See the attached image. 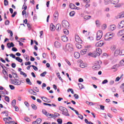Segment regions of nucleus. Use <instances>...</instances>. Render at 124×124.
<instances>
[{
  "instance_id": "9",
  "label": "nucleus",
  "mask_w": 124,
  "mask_h": 124,
  "mask_svg": "<svg viewBox=\"0 0 124 124\" xmlns=\"http://www.w3.org/2000/svg\"><path fill=\"white\" fill-rule=\"evenodd\" d=\"M53 16L54 17L53 18L54 21L57 22L59 18V13L58 12V11H56L54 13Z\"/></svg>"
},
{
  "instance_id": "8",
  "label": "nucleus",
  "mask_w": 124,
  "mask_h": 124,
  "mask_svg": "<svg viewBox=\"0 0 124 124\" xmlns=\"http://www.w3.org/2000/svg\"><path fill=\"white\" fill-rule=\"evenodd\" d=\"M93 69H94L95 70H97V69H100V65H99V62L97 61L95 63V65L93 66Z\"/></svg>"
},
{
  "instance_id": "20",
  "label": "nucleus",
  "mask_w": 124,
  "mask_h": 124,
  "mask_svg": "<svg viewBox=\"0 0 124 124\" xmlns=\"http://www.w3.org/2000/svg\"><path fill=\"white\" fill-rule=\"evenodd\" d=\"M124 30L120 31L117 33V35L118 36H122L124 35Z\"/></svg>"
},
{
  "instance_id": "27",
  "label": "nucleus",
  "mask_w": 124,
  "mask_h": 124,
  "mask_svg": "<svg viewBox=\"0 0 124 124\" xmlns=\"http://www.w3.org/2000/svg\"><path fill=\"white\" fill-rule=\"evenodd\" d=\"M76 46L78 49H81V48H82V45L80 44H76Z\"/></svg>"
},
{
  "instance_id": "61",
  "label": "nucleus",
  "mask_w": 124,
  "mask_h": 124,
  "mask_svg": "<svg viewBox=\"0 0 124 124\" xmlns=\"http://www.w3.org/2000/svg\"><path fill=\"white\" fill-rule=\"evenodd\" d=\"M108 82V80L105 79L102 81V84H107V82Z\"/></svg>"
},
{
  "instance_id": "55",
  "label": "nucleus",
  "mask_w": 124,
  "mask_h": 124,
  "mask_svg": "<svg viewBox=\"0 0 124 124\" xmlns=\"http://www.w3.org/2000/svg\"><path fill=\"white\" fill-rule=\"evenodd\" d=\"M26 3H24V5H23V8L24 10H27V8H28V7L26 5H25Z\"/></svg>"
},
{
  "instance_id": "36",
  "label": "nucleus",
  "mask_w": 124,
  "mask_h": 124,
  "mask_svg": "<svg viewBox=\"0 0 124 124\" xmlns=\"http://www.w3.org/2000/svg\"><path fill=\"white\" fill-rule=\"evenodd\" d=\"M78 85L80 90H82V89H84V85H83L82 84L78 83Z\"/></svg>"
},
{
  "instance_id": "14",
  "label": "nucleus",
  "mask_w": 124,
  "mask_h": 124,
  "mask_svg": "<svg viewBox=\"0 0 124 124\" xmlns=\"http://www.w3.org/2000/svg\"><path fill=\"white\" fill-rule=\"evenodd\" d=\"M62 40L63 42H67V41H68V37L66 35L62 36Z\"/></svg>"
},
{
  "instance_id": "17",
  "label": "nucleus",
  "mask_w": 124,
  "mask_h": 124,
  "mask_svg": "<svg viewBox=\"0 0 124 124\" xmlns=\"http://www.w3.org/2000/svg\"><path fill=\"white\" fill-rule=\"evenodd\" d=\"M74 56L75 59H79L80 58V53L78 52H75L74 53Z\"/></svg>"
},
{
  "instance_id": "13",
  "label": "nucleus",
  "mask_w": 124,
  "mask_h": 124,
  "mask_svg": "<svg viewBox=\"0 0 124 124\" xmlns=\"http://www.w3.org/2000/svg\"><path fill=\"white\" fill-rule=\"evenodd\" d=\"M88 56L92 57L93 58H96L97 57H98V55H97V54L95 53V51H94L93 53H89L88 54Z\"/></svg>"
},
{
  "instance_id": "46",
  "label": "nucleus",
  "mask_w": 124,
  "mask_h": 124,
  "mask_svg": "<svg viewBox=\"0 0 124 124\" xmlns=\"http://www.w3.org/2000/svg\"><path fill=\"white\" fill-rule=\"evenodd\" d=\"M5 100L7 102H9V97L7 96H5Z\"/></svg>"
},
{
  "instance_id": "16",
  "label": "nucleus",
  "mask_w": 124,
  "mask_h": 124,
  "mask_svg": "<svg viewBox=\"0 0 124 124\" xmlns=\"http://www.w3.org/2000/svg\"><path fill=\"white\" fill-rule=\"evenodd\" d=\"M124 27V20L122 21L120 24H118V28L119 29H123Z\"/></svg>"
},
{
  "instance_id": "19",
  "label": "nucleus",
  "mask_w": 124,
  "mask_h": 124,
  "mask_svg": "<svg viewBox=\"0 0 124 124\" xmlns=\"http://www.w3.org/2000/svg\"><path fill=\"white\" fill-rule=\"evenodd\" d=\"M56 30V26H55V25H54V24L51 23L50 24V30L52 31H55Z\"/></svg>"
},
{
  "instance_id": "2",
  "label": "nucleus",
  "mask_w": 124,
  "mask_h": 124,
  "mask_svg": "<svg viewBox=\"0 0 124 124\" xmlns=\"http://www.w3.org/2000/svg\"><path fill=\"white\" fill-rule=\"evenodd\" d=\"M115 36V33H111V32H108L105 35V40L106 41H109L113 38V37Z\"/></svg>"
},
{
  "instance_id": "59",
  "label": "nucleus",
  "mask_w": 124,
  "mask_h": 124,
  "mask_svg": "<svg viewBox=\"0 0 124 124\" xmlns=\"http://www.w3.org/2000/svg\"><path fill=\"white\" fill-rule=\"evenodd\" d=\"M9 23H10L9 22V20H7L5 22V25H6V26H8V25H9Z\"/></svg>"
},
{
  "instance_id": "10",
  "label": "nucleus",
  "mask_w": 124,
  "mask_h": 124,
  "mask_svg": "<svg viewBox=\"0 0 124 124\" xmlns=\"http://www.w3.org/2000/svg\"><path fill=\"white\" fill-rule=\"evenodd\" d=\"M75 40L76 42L78 43H80V44L82 43V41L80 37L78 35H76L75 36Z\"/></svg>"
},
{
  "instance_id": "52",
  "label": "nucleus",
  "mask_w": 124,
  "mask_h": 124,
  "mask_svg": "<svg viewBox=\"0 0 124 124\" xmlns=\"http://www.w3.org/2000/svg\"><path fill=\"white\" fill-rule=\"evenodd\" d=\"M119 16H120L119 18H124V12L121 13Z\"/></svg>"
},
{
  "instance_id": "38",
  "label": "nucleus",
  "mask_w": 124,
  "mask_h": 124,
  "mask_svg": "<svg viewBox=\"0 0 124 124\" xmlns=\"http://www.w3.org/2000/svg\"><path fill=\"white\" fill-rule=\"evenodd\" d=\"M69 91L71 92V93H72V94H74V91H73V89H70L69 88L68 90H67V92L69 93Z\"/></svg>"
},
{
  "instance_id": "43",
  "label": "nucleus",
  "mask_w": 124,
  "mask_h": 124,
  "mask_svg": "<svg viewBox=\"0 0 124 124\" xmlns=\"http://www.w3.org/2000/svg\"><path fill=\"white\" fill-rule=\"evenodd\" d=\"M79 66L81 68H85V67H86V66L83 63H80Z\"/></svg>"
},
{
  "instance_id": "39",
  "label": "nucleus",
  "mask_w": 124,
  "mask_h": 124,
  "mask_svg": "<svg viewBox=\"0 0 124 124\" xmlns=\"http://www.w3.org/2000/svg\"><path fill=\"white\" fill-rule=\"evenodd\" d=\"M15 124V121H9L8 122H5V124Z\"/></svg>"
},
{
  "instance_id": "3",
  "label": "nucleus",
  "mask_w": 124,
  "mask_h": 124,
  "mask_svg": "<svg viewBox=\"0 0 124 124\" xmlns=\"http://www.w3.org/2000/svg\"><path fill=\"white\" fill-rule=\"evenodd\" d=\"M120 0H110L109 3L111 4H114V7H121L122 4L119 3Z\"/></svg>"
},
{
  "instance_id": "57",
  "label": "nucleus",
  "mask_w": 124,
  "mask_h": 124,
  "mask_svg": "<svg viewBox=\"0 0 124 124\" xmlns=\"http://www.w3.org/2000/svg\"><path fill=\"white\" fill-rule=\"evenodd\" d=\"M10 56L12 57V58H13V59H16V56H15V55H14L12 53L10 54Z\"/></svg>"
},
{
  "instance_id": "54",
  "label": "nucleus",
  "mask_w": 124,
  "mask_h": 124,
  "mask_svg": "<svg viewBox=\"0 0 124 124\" xmlns=\"http://www.w3.org/2000/svg\"><path fill=\"white\" fill-rule=\"evenodd\" d=\"M78 117L79 118V119H80L81 120H83L84 119V117L81 114H79L78 115Z\"/></svg>"
},
{
  "instance_id": "18",
  "label": "nucleus",
  "mask_w": 124,
  "mask_h": 124,
  "mask_svg": "<svg viewBox=\"0 0 124 124\" xmlns=\"http://www.w3.org/2000/svg\"><path fill=\"white\" fill-rule=\"evenodd\" d=\"M56 29L58 31H60L62 29V26L60 24H58L56 26Z\"/></svg>"
},
{
  "instance_id": "41",
  "label": "nucleus",
  "mask_w": 124,
  "mask_h": 124,
  "mask_svg": "<svg viewBox=\"0 0 124 124\" xmlns=\"http://www.w3.org/2000/svg\"><path fill=\"white\" fill-rule=\"evenodd\" d=\"M57 122L58 123V124H62V119H58L57 120Z\"/></svg>"
},
{
  "instance_id": "11",
  "label": "nucleus",
  "mask_w": 124,
  "mask_h": 124,
  "mask_svg": "<svg viewBox=\"0 0 124 124\" xmlns=\"http://www.w3.org/2000/svg\"><path fill=\"white\" fill-rule=\"evenodd\" d=\"M104 45V42L103 41H100L95 44L96 47H102Z\"/></svg>"
},
{
  "instance_id": "49",
  "label": "nucleus",
  "mask_w": 124,
  "mask_h": 124,
  "mask_svg": "<svg viewBox=\"0 0 124 124\" xmlns=\"http://www.w3.org/2000/svg\"><path fill=\"white\" fill-rule=\"evenodd\" d=\"M20 75H23L25 78L27 77V74H26L24 72H21Z\"/></svg>"
},
{
  "instance_id": "34",
  "label": "nucleus",
  "mask_w": 124,
  "mask_h": 124,
  "mask_svg": "<svg viewBox=\"0 0 124 124\" xmlns=\"http://www.w3.org/2000/svg\"><path fill=\"white\" fill-rule=\"evenodd\" d=\"M42 113H43V114H44V115H46V117H47V115H48V112H47V111H46V110L43 109Z\"/></svg>"
},
{
  "instance_id": "62",
  "label": "nucleus",
  "mask_w": 124,
  "mask_h": 124,
  "mask_svg": "<svg viewBox=\"0 0 124 124\" xmlns=\"http://www.w3.org/2000/svg\"><path fill=\"white\" fill-rule=\"evenodd\" d=\"M105 4H108V3H110V0H105Z\"/></svg>"
},
{
  "instance_id": "5",
  "label": "nucleus",
  "mask_w": 124,
  "mask_h": 124,
  "mask_svg": "<svg viewBox=\"0 0 124 124\" xmlns=\"http://www.w3.org/2000/svg\"><path fill=\"white\" fill-rule=\"evenodd\" d=\"M62 27L64 29H68L69 28V23L67 21L64 20L62 21Z\"/></svg>"
},
{
  "instance_id": "40",
  "label": "nucleus",
  "mask_w": 124,
  "mask_h": 124,
  "mask_svg": "<svg viewBox=\"0 0 124 124\" xmlns=\"http://www.w3.org/2000/svg\"><path fill=\"white\" fill-rule=\"evenodd\" d=\"M4 5H5V6L8 5V1L7 0H4Z\"/></svg>"
},
{
  "instance_id": "53",
  "label": "nucleus",
  "mask_w": 124,
  "mask_h": 124,
  "mask_svg": "<svg viewBox=\"0 0 124 124\" xmlns=\"http://www.w3.org/2000/svg\"><path fill=\"white\" fill-rule=\"evenodd\" d=\"M9 87H10V89H11V90H15V87H14V86L10 85Z\"/></svg>"
},
{
  "instance_id": "1",
  "label": "nucleus",
  "mask_w": 124,
  "mask_h": 124,
  "mask_svg": "<svg viewBox=\"0 0 124 124\" xmlns=\"http://www.w3.org/2000/svg\"><path fill=\"white\" fill-rule=\"evenodd\" d=\"M59 109L60 111H61V112H62V115L66 116L67 117H69V116H70V114L68 113V110L65 107H63L62 106H60Z\"/></svg>"
},
{
  "instance_id": "28",
  "label": "nucleus",
  "mask_w": 124,
  "mask_h": 124,
  "mask_svg": "<svg viewBox=\"0 0 124 124\" xmlns=\"http://www.w3.org/2000/svg\"><path fill=\"white\" fill-rule=\"evenodd\" d=\"M48 118H54V115L53 114H50L49 112L47 114V116Z\"/></svg>"
},
{
  "instance_id": "12",
  "label": "nucleus",
  "mask_w": 124,
  "mask_h": 124,
  "mask_svg": "<svg viewBox=\"0 0 124 124\" xmlns=\"http://www.w3.org/2000/svg\"><path fill=\"white\" fill-rule=\"evenodd\" d=\"M95 52L97 54V56L99 57L100 55H101V54H102V50L99 48H97Z\"/></svg>"
},
{
  "instance_id": "50",
  "label": "nucleus",
  "mask_w": 124,
  "mask_h": 124,
  "mask_svg": "<svg viewBox=\"0 0 124 124\" xmlns=\"http://www.w3.org/2000/svg\"><path fill=\"white\" fill-rule=\"evenodd\" d=\"M33 90L34 91H35V92H37V93H38L39 92V89H38L36 87H33Z\"/></svg>"
},
{
  "instance_id": "22",
  "label": "nucleus",
  "mask_w": 124,
  "mask_h": 124,
  "mask_svg": "<svg viewBox=\"0 0 124 124\" xmlns=\"http://www.w3.org/2000/svg\"><path fill=\"white\" fill-rule=\"evenodd\" d=\"M29 93H30L31 94H33V95H36V93L32 89L29 90Z\"/></svg>"
},
{
  "instance_id": "6",
  "label": "nucleus",
  "mask_w": 124,
  "mask_h": 124,
  "mask_svg": "<svg viewBox=\"0 0 124 124\" xmlns=\"http://www.w3.org/2000/svg\"><path fill=\"white\" fill-rule=\"evenodd\" d=\"M102 35H103V33L102 31L99 30L97 32V36L96 38V40H100L102 37Z\"/></svg>"
},
{
  "instance_id": "48",
  "label": "nucleus",
  "mask_w": 124,
  "mask_h": 124,
  "mask_svg": "<svg viewBox=\"0 0 124 124\" xmlns=\"http://www.w3.org/2000/svg\"><path fill=\"white\" fill-rule=\"evenodd\" d=\"M120 65L121 66H123V65H124V59L121 61L120 62Z\"/></svg>"
},
{
  "instance_id": "51",
  "label": "nucleus",
  "mask_w": 124,
  "mask_h": 124,
  "mask_svg": "<svg viewBox=\"0 0 124 124\" xmlns=\"http://www.w3.org/2000/svg\"><path fill=\"white\" fill-rule=\"evenodd\" d=\"M74 97H75L76 99H78L79 98V95L77 94H75L74 95Z\"/></svg>"
},
{
  "instance_id": "30",
  "label": "nucleus",
  "mask_w": 124,
  "mask_h": 124,
  "mask_svg": "<svg viewBox=\"0 0 124 124\" xmlns=\"http://www.w3.org/2000/svg\"><path fill=\"white\" fill-rule=\"evenodd\" d=\"M31 107H32V109H33V110H36V109H37V107H36V106L33 104H31Z\"/></svg>"
},
{
  "instance_id": "42",
  "label": "nucleus",
  "mask_w": 124,
  "mask_h": 124,
  "mask_svg": "<svg viewBox=\"0 0 124 124\" xmlns=\"http://www.w3.org/2000/svg\"><path fill=\"white\" fill-rule=\"evenodd\" d=\"M106 28H107V25L106 24H103L102 26V29L103 30H106Z\"/></svg>"
},
{
  "instance_id": "25",
  "label": "nucleus",
  "mask_w": 124,
  "mask_h": 124,
  "mask_svg": "<svg viewBox=\"0 0 124 124\" xmlns=\"http://www.w3.org/2000/svg\"><path fill=\"white\" fill-rule=\"evenodd\" d=\"M26 81L27 83V84H28V85H31L32 84L31 82V80L29 78H26Z\"/></svg>"
},
{
  "instance_id": "63",
  "label": "nucleus",
  "mask_w": 124,
  "mask_h": 124,
  "mask_svg": "<svg viewBox=\"0 0 124 124\" xmlns=\"http://www.w3.org/2000/svg\"><path fill=\"white\" fill-rule=\"evenodd\" d=\"M12 67H13V68H15V67H16V63H12Z\"/></svg>"
},
{
  "instance_id": "56",
  "label": "nucleus",
  "mask_w": 124,
  "mask_h": 124,
  "mask_svg": "<svg viewBox=\"0 0 124 124\" xmlns=\"http://www.w3.org/2000/svg\"><path fill=\"white\" fill-rule=\"evenodd\" d=\"M12 50H13V52H17V51H18V49H17L16 47H13L12 48Z\"/></svg>"
},
{
  "instance_id": "23",
  "label": "nucleus",
  "mask_w": 124,
  "mask_h": 124,
  "mask_svg": "<svg viewBox=\"0 0 124 124\" xmlns=\"http://www.w3.org/2000/svg\"><path fill=\"white\" fill-rule=\"evenodd\" d=\"M70 8L71 9H76V6L73 3H70L69 5Z\"/></svg>"
},
{
  "instance_id": "64",
  "label": "nucleus",
  "mask_w": 124,
  "mask_h": 124,
  "mask_svg": "<svg viewBox=\"0 0 124 124\" xmlns=\"http://www.w3.org/2000/svg\"><path fill=\"white\" fill-rule=\"evenodd\" d=\"M100 107L101 110H105V107L104 106L100 105Z\"/></svg>"
},
{
  "instance_id": "4",
  "label": "nucleus",
  "mask_w": 124,
  "mask_h": 124,
  "mask_svg": "<svg viewBox=\"0 0 124 124\" xmlns=\"http://www.w3.org/2000/svg\"><path fill=\"white\" fill-rule=\"evenodd\" d=\"M64 50V51H69V52H72V51H73V46L70 44H67V45H66Z\"/></svg>"
},
{
  "instance_id": "47",
  "label": "nucleus",
  "mask_w": 124,
  "mask_h": 124,
  "mask_svg": "<svg viewBox=\"0 0 124 124\" xmlns=\"http://www.w3.org/2000/svg\"><path fill=\"white\" fill-rule=\"evenodd\" d=\"M31 66H32V67H33L34 70H35L36 71L38 70V68H37V67H36L33 65H32Z\"/></svg>"
},
{
  "instance_id": "33",
  "label": "nucleus",
  "mask_w": 124,
  "mask_h": 124,
  "mask_svg": "<svg viewBox=\"0 0 124 124\" xmlns=\"http://www.w3.org/2000/svg\"><path fill=\"white\" fill-rule=\"evenodd\" d=\"M63 33L64 34H69V31L67 29H64L63 30Z\"/></svg>"
},
{
  "instance_id": "29",
  "label": "nucleus",
  "mask_w": 124,
  "mask_h": 124,
  "mask_svg": "<svg viewBox=\"0 0 124 124\" xmlns=\"http://www.w3.org/2000/svg\"><path fill=\"white\" fill-rule=\"evenodd\" d=\"M12 105L13 107H15L16 105V100L14 99L12 102Z\"/></svg>"
},
{
  "instance_id": "58",
  "label": "nucleus",
  "mask_w": 124,
  "mask_h": 124,
  "mask_svg": "<svg viewBox=\"0 0 124 124\" xmlns=\"http://www.w3.org/2000/svg\"><path fill=\"white\" fill-rule=\"evenodd\" d=\"M54 118H57L60 116V114L58 113H55V114H54Z\"/></svg>"
},
{
  "instance_id": "21",
  "label": "nucleus",
  "mask_w": 124,
  "mask_h": 124,
  "mask_svg": "<svg viewBox=\"0 0 124 124\" xmlns=\"http://www.w3.org/2000/svg\"><path fill=\"white\" fill-rule=\"evenodd\" d=\"M114 54L115 55V56H118L119 55L121 56V50L117 49L116 50H115Z\"/></svg>"
},
{
  "instance_id": "32",
  "label": "nucleus",
  "mask_w": 124,
  "mask_h": 124,
  "mask_svg": "<svg viewBox=\"0 0 124 124\" xmlns=\"http://www.w3.org/2000/svg\"><path fill=\"white\" fill-rule=\"evenodd\" d=\"M95 24L97 26V27H100V22H99V20H97L95 21Z\"/></svg>"
},
{
  "instance_id": "24",
  "label": "nucleus",
  "mask_w": 124,
  "mask_h": 124,
  "mask_svg": "<svg viewBox=\"0 0 124 124\" xmlns=\"http://www.w3.org/2000/svg\"><path fill=\"white\" fill-rule=\"evenodd\" d=\"M109 30L110 31H114V30H116V26L115 25H110L109 27Z\"/></svg>"
},
{
  "instance_id": "35",
  "label": "nucleus",
  "mask_w": 124,
  "mask_h": 124,
  "mask_svg": "<svg viewBox=\"0 0 124 124\" xmlns=\"http://www.w3.org/2000/svg\"><path fill=\"white\" fill-rule=\"evenodd\" d=\"M4 78L7 81L8 80V74L7 73L4 74Z\"/></svg>"
},
{
  "instance_id": "37",
  "label": "nucleus",
  "mask_w": 124,
  "mask_h": 124,
  "mask_svg": "<svg viewBox=\"0 0 124 124\" xmlns=\"http://www.w3.org/2000/svg\"><path fill=\"white\" fill-rule=\"evenodd\" d=\"M70 16H71V17H73V16H74V15H75V12L74 11H72L69 14Z\"/></svg>"
},
{
  "instance_id": "31",
  "label": "nucleus",
  "mask_w": 124,
  "mask_h": 124,
  "mask_svg": "<svg viewBox=\"0 0 124 124\" xmlns=\"http://www.w3.org/2000/svg\"><path fill=\"white\" fill-rule=\"evenodd\" d=\"M46 74H47V72L45 71L40 74V76L41 77H45V75H46Z\"/></svg>"
},
{
  "instance_id": "44",
  "label": "nucleus",
  "mask_w": 124,
  "mask_h": 124,
  "mask_svg": "<svg viewBox=\"0 0 124 124\" xmlns=\"http://www.w3.org/2000/svg\"><path fill=\"white\" fill-rule=\"evenodd\" d=\"M37 124H39L42 121V120L40 118H38L36 120Z\"/></svg>"
},
{
  "instance_id": "26",
  "label": "nucleus",
  "mask_w": 124,
  "mask_h": 124,
  "mask_svg": "<svg viewBox=\"0 0 124 124\" xmlns=\"http://www.w3.org/2000/svg\"><path fill=\"white\" fill-rule=\"evenodd\" d=\"M87 51H88L87 49H83L82 50H81L80 51V53L81 54V55H85V54H86V53H87Z\"/></svg>"
},
{
  "instance_id": "45",
  "label": "nucleus",
  "mask_w": 124,
  "mask_h": 124,
  "mask_svg": "<svg viewBox=\"0 0 124 124\" xmlns=\"http://www.w3.org/2000/svg\"><path fill=\"white\" fill-rule=\"evenodd\" d=\"M111 110L113 112V113H117V109H116L114 108H111Z\"/></svg>"
},
{
  "instance_id": "7",
  "label": "nucleus",
  "mask_w": 124,
  "mask_h": 124,
  "mask_svg": "<svg viewBox=\"0 0 124 124\" xmlns=\"http://www.w3.org/2000/svg\"><path fill=\"white\" fill-rule=\"evenodd\" d=\"M12 83L16 86H20L21 85V81L20 82V80L17 79H12Z\"/></svg>"
},
{
  "instance_id": "15",
  "label": "nucleus",
  "mask_w": 124,
  "mask_h": 124,
  "mask_svg": "<svg viewBox=\"0 0 124 124\" xmlns=\"http://www.w3.org/2000/svg\"><path fill=\"white\" fill-rule=\"evenodd\" d=\"M54 46H55V47H56V48H60V47H61L62 46V44H61V43H60V42H59L58 41H56L54 43Z\"/></svg>"
},
{
  "instance_id": "60",
  "label": "nucleus",
  "mask_w": 124,
  "mask_h": 124,
  "mask_svg": "<svg viewBox=\"0 0 124 124\" xmlns=\"http://www.w3.org/2000/svg\"><path fill=\"white\" fill-rule=\"evenodd\" d=\"M124 55V50H122L120 51V56Z\"/></svg>"
}]
</instances>
